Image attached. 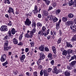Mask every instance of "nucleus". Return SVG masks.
<instances>
[{
    "instance_id": "obj_34",
    "label": "nucleus",
    "mask_w": 76,
    "mask_h": 76,
    "mask_svg": "<svg viewBox=\"0 0 76 76\" xmlns=\"http://www.w3.org/2000/svg\"><path fill=\"white\" fill-rule=\"evenodd\" d=\"M62 19L63 22H66L67 20V18L66 17H63Z\"/></svg>"
},
{
    "instance_id": "obj_9",
    "label": "nucleus",
    "mask_w": 76,
    "mask_h": 76,
    "mask_svg": "<svg viewBox=\"0 0 76 76\" xmlns=\"http://www.w3.org/2000/svg\"><path fill=\"white\" fill-rule=\"evenodd\" d=\"M53 55H52V54L51 53H48V57L49 58V60H53V58L52 57V56Z\"/></svg>"
},
{
    "instance_id": "obj_49",
    "label": "nucleus",
    "mask_w": 76,
    "mask_h": 76,
    "mask_svg": "<svg viewBox=\"0 0 76 76\" xmlns=\"http://www.w3.org/2000/svg\"><path fill=\"white\" fill-rule=\"evenodd\" d=\"M72 40L73 41H76V34L74 36Z\"/></svg>"
},
{
    "instance_id": "obj_21",
    "label": "nucleus",
    "mask_w": 76,
    "mask_h": 76,
    "mask_svg": "<svg viewBox=\"0 0 76 76\" xmlns=\"http://www.w3.org/2000/svg\"><path fill=\"white\" fill-rule=\"evenodd\" d=\"M70 28L71 29H72L74 31H76V27H75V26L73 25H72L70 26Z\"/></svg>"
},
{
    "instance_id": "obj_63",
    "label": "nucleus",
    "mask_w": 76,
    "mask_h": 76,
    "mask_svg": "<svg viewBox=\"0 0 76 76\" xmlns=\"http://www.w3.org/2000/svg\"><path fill=\"white\" fill-rule=\"evenodd\" d=\"M52 70V69L49 68L48 69V72H51V71Z\"/></svg>"
},
{
    "instance_id": "obj_31",
    "label": "nucleus",
    "mask_w": 76,
    "mask_h": 76,
    "mask_svg": "<svg viewBox=\"0 0 76 76\" xmlns=\"http://www.w3.org/2000/svg\"><path fill=\"white\" fill-rule=\"evenodd\" d=\"M33 35H34V33H33L32 32H31V31H30L29 35V38H32V37H33Z\"/></svg>"
},
{
    "instance_id": "obj_36",
    "label": "nucleus",
    "mask_w": 76,
    "mask_h": 76,
    "mask_svg": "<svg viewBox=\"0 0 76 76\" xmlns=\"http://www.w3.org/2000/svg\"><path fill=\"white\" fill-rule=\"evenodd\" d=\"M32 26L34 28H36V23L35 22L33 23L32 25Z\"/></svg>"
},
{
    "instance_id": "obj_48",
    "label": "nucleus",
    "mask_w": 76,
    "mask_h": 76,
    "mask_svg": "<svg viewBox=\"0 0 76 76\" xmlns=\"http://www.w3.org/2000/svg\"><path fill=\"white\" fill-rule=\"evenodd\" d=\"M30 44L31 45V47H34V42L32 41L30 43Z\"/></svg>"
},
{
    "instance_id": "obj_5",
    "label": "nucleus",
    "mask_w": 76,
    "mask_h": 76,
    "mask_svg": "<svg viewBox=\"0 0 76 76\" xmlns=\"http://www.w3.org/2000/svg\"><path fill=\"white\" fill-rule=\"evenodd\" d=\"M7 27L5 25L2 26L1 28V31H7Z\"/></svg>"
},
{
    "instance_id": "obj_26",
    "label": "nucleus",
    "mask_w": 76,
    "mask_h": 76,
    "mask_svg": "<svg viewBox=\"0 0 76 76\" xmlns=\"http://www.w3.org/2000/svg\"><path fill=\"white\" fill-rule=\"evenodd\" d=\"M58 19L56 17H55L53 19V20H53V22H54V23H55V22H57V21H58Z\"/></svg>"
},
{
    "instance_id": "obj_6",
    "label": "nucleus",
    "mask_w": 76,
    "mask_h": 76,
    "mask_svg": "<svg viewBox=\"0 0 76 76\" xmlns=\"http://www.w3.org/2000/svg\"><path fill=\"white\" fill-rule=\"evenodd\" d=\"M45 48V46L43 45H42L40 46H39V49L41 51L44 52V48Z\"/></svg>"
},
{
    "instance_id": "obj_44",
    "label": "nucleus",
    "mask_w": 76,
    "mask_h": 76,
    "mask_svg": "<svg viewBox=\"0 0 76 76\" xmlns=\"http://www.w3.org/2000/svg\"><path fill=\"white\" fill-rule=\"evenodd\" d=\"M53 34V31H51L50 32V35H52V38H53V39H54V38H55V37H54V35Z\"/></svg>"
},
{
    "instance_id": "obj_8",
    "label": "nucleus",
    "mask_w": 76,
    "mask_h": 76,
    "mask_svg": "<svg viewBox=\"0 0 76 76\" xmlns=\"http://www.w3.org/2000/svg\"><path fill=\"white\" fill-rule=\"evenodd\" d=\"M64 74L66 76H69L70 75V72L69 71L67 70L65 72Z\"/></svg>"
},
{
    "instance_id": "obj_23",
    "label": "nucleus",
    "mask_w": 76,
    "mask_h": 76,
    "mask_svg": "<svg viewBox=\"0 0 76 76\" xmlns=\"http://www.w3.org/2000/svg\"><path fill=\"white\" fill-rule=\"evenodd\" d=\"M43 1H45L46 4H47V5H49L50 3V1L48 0H43Z\"/></svg>"
},
{
    "instance_id": "obj_33",
    "label": "nucleus",
    "mask_w": 76,
    "mask_h": 76,
    "mask_svg": "<svg viewBox=\"0 0 76 76\" xmlns=\"http://www.w3.org/2000/svg\"><path fill=\"white\" fill-rule=\"evenodd\" d=\"M56 5H57V3L53 2L52 6L53 7H56Z\"/></svg>"
},
{
    "instance_id": "obj_27",
    "label": "nucleus",
    "mask_w": 76,
    "mask_h": 76,
    "mask_svg": "<svg viewBox=\"0 0 76 76\" xmlns=\"http://www.w3.org/2000/svg\"><path fill=\"white\" fill-rule=\"evenodd\" d=\"M4 3L5 4H6L7 3L8 4H10V0H4Z\"/></svg>"
},
{
    "instance_id": "obj_12",
    "label": "nucleus",
    "mask_w": 76,
    "mask_h": 76,
    "mask_svg": "<svg viewBox=\"0 0 76 76\" xmlns=\"http://www.w3.org/2000/svg\"><path fill=\"white\" fill-rule=\"evenodd\" d=\"M43 13L44 15L45 16H48V12L46 10H44L43 11Z\"/></svg>"
},
{
    "instance_id": "obj_2",
    "label": "nucleus",
    "mask_w": 76,
    "mask_h": 76,
    "mask_svg": "<svg viewBox=\"0 0 76 76\" xmlns=\"http://www.w3.org/2000/svg\"><path fill=\"white\" fill-rule=\"evenodd\" d=\"M24 23L26 26H30L31 25V21L28 18H27L26 21L24 22Z\"/></svg>"
},
{
    "instance_id": "obj_57",
    "label": "nucleus",
    "mask_w": 76,
    "mask_h": 76,
    "mask_svg": "<svg viewBox=\"0 0 76 76\" xmlns=\"http://www.w3.org/2000/svg\"><path fill=\"white\" fill-rule=\"evenodd\" d=\"M53 34H54L56 36V35H57V32H56L55 31H53Z\"/></svg>"
},
{
    "instance_id": "obj_4",
    "label": "nucleus",
    "mask_w": 76,
    "mask_h": 76,
    "mask_svg": "<svg viewBox=\"0 0 76 76\" xmlns=\"http://www.w3.org/2000/svg\"><path fill=\"white\" fill-rule=\"evenodd\" d=\"M6 59V54H3L2 55L1 57V62H3Z\"/></svg>"
},
{
    "instance_id": "obj_64",
    "label": "nucleus",
    "mask_w": 76,
    "mask_h": 76,
    "mask_svg": "<svg viewBox=\"0 0 76 76\" xmlns=\"http://www.w3.org/2000/svg\"><path fill=\"white\" fill-rule=\"evenodd\" d=\"M38 17L39 18H41V15L40 14H39L38 15Z\"/></svg>"
},
{
    "instance_id": "obj_17",
    "label": "nucleus",
    "mask_w": 76,
    "mask_h": 76,
    "mask_svg": "<svg viewBox=\"0 0 76 76\" xmlns=\"http://www.w3.org/2000/svg\"><path fill=\"white\" fill-rule=\"evenodd\" d=\"M66 46L67 47H70V48L73 47V45H71L70 43L68 42H66Z\"/></svg>"
},
{
    "instance_id": "obj_10",
    "label": "nucleus",
    "mask_w": 76,
    "mask_h": 76,
    "mask_svg": "<svg viewBox=\"0 0 76 76\" xmlns=\"http://www.w3.org/2000/svg\"><path fill=\"white\" fill-rule=\"evenodd\" d=\"M20 59L21 62H23V60L25 58V55H23L20 58Z\"/></svg>"
},
{
    "instance_id": "obj_25",
    "label": "nucleus",
    "mask_w": 76,
    "mask_h": 76,
    "mask_svg": "<svg viewBox=\"0 0 76 76\" xmlns=\"http://www.w3.org/2000/svg\"><path fill=\"white\" fill-rule=\"evenodd\" d=\"M23 32H22L19 37V39L20 41H21V40H22V38H23Z\"/></svg>"
},
{
    "instance_id": "obj_1",
    "label": "nucleus",
    "mask_w": 76,
    "mask_h": 76,
    "mask_svg": "<svg viewBox=\"0 0 76 76\" xmlns=\"http://www.w3.org/2000/svg\"><path fill=\"white\" fill-rule=\"evenodd\" d=\"M41 76H42V75L44 74V76H48V72L46 70H44L43 71L42 69L40 73Z\"/></svg>"
},
{
    "instance_id": "obj_19",
    "label": "nucleus",
    "mask_w": 76,
    "mask_h": 76,
    "mask_svg": "<svg viewBox=\"0 0 76 76\" xmlns=\"http://www.w3.org/2000/svg\"><path fill=\"white\" fill-rule=\"evenodd\" d=\"M68 17L69 18H73L74 17V15L72 13H70L68 15Z\"/></svg>"
},
{
    "instance_id": "obj_51",
    "label": "nucleus",
    "mask_w": 76,
    "mask_h": 76,
    "mask_svg": "<svg viewBox=\"0 0 76 76\" xmlns=\"http://www.w3.org/2000/svg\"><path fill=\"white\" fill-rule=\"evenodd\" d=\"M73 5H74V7H76V0H74L73 2Z\"/></svg>"
},
{
    "instance_id": "obj_32",
    "label": "nucleus",
    "mask_w": 76,
    "mask_h": 76,
    "mask_svg": "<svg viewBox=\"0 0 76 76\" xmlns=\"http://www.w3.org/2000/svg\"><path fill=\"white\" fill-rule=\"evenodd\" d=\"M59 73V72L58 71H56L55 70H53V74H56V75H57V74H58Z\"/></svg>"
},
{
    "instance_id": "obj_40",
    "label": "nucleus",
    "mask_w": 76,
    "mask_h": 76,
    "mask_svg": "<svg viewBox=\"0 0 76 76\" xmlns=\"http://www.w3.org/2000/svg\"><path fill=\"white\" fill-rule=\"evenodd\" d=\"M52 50L53 51H54V52H56V47H55V46H52Z\"/></svg>"
},
{
    "instance_id": "obj_54",
    "label": "nucleus",
    "mask_w": 76,
    "mask_h": 76,
    "mask_svg": "<svg viewBox=\"0 0 76 76\" xmlns=\"http://www.w3.org/2000/svg\"><path fill=\"white\" fill-rule=\"evenodd\" d=\"M8 63L7 61L5 62L2 64V65L3 66H6V65Z\"/></svg>"
},
{
    "instance_id": "obj_52",
    "label": "nucleus",
    "mask_w": 76,
    "mask_h": 76,
    "mask_svg": "<svg viewBox=\"0 0 76 76\" xmlns=\"http://www.w3.org/2000/svg\"><path fill=\"white\" fill-rule=\"evenodd\" d=\"M67 68L68 70H71L72 69V66H67Z\"/></svg>"
},
{
    "instance_id": "obj_30",
    "label": "nucleus",
    "mask_w": 76,
    "mask_h": 76,
    "mask_svg": "<svg viewBox=\"0 0 76 76\" xmlns=\"http://www.w3.org/2000/svg\"><path fill=\"white\" fill-rule=\"evenodd\" d=\"M76 64V61H72L71 63V65L72 66H75Z\"/></svg>"
},
{
    "instance_id": "obj_35",
    "label": "nucleus",
    "mask_w": 76,
    "mask_h": 76,
    "mask_svg": "<svg viewBox=\"0 0 76 76\" xmlns=\"http://www.w3.org/2000/svg\"><path fill=\"white\" fill-rule=\"evenodd\" d=\"M36 28H34L33 29L32 31H30V32H32V33L34 34V33H35L36 31Z\"/></svg>"
},
{
    "instance_id": "obj_39",
    "label": "nucleus",
    "mask_w": 76,
    "mask_h": 76,
    "mask_svg": "<svg viewBox=\"0 0 76 76\" xmlns=\"http://www.w3.org/2000/svg\"><path fill=\"white\" fill-rule=\"evenodd\" d=\"M7 35V36L10 37L11 35V31L10 30L8 31Z\"/></svg>"
},
{
    "instance_id": "obj_59",
    "label": "nucleus",
    "mask_w": 76,
    "mask_h": 76,
    "mask_svg": "<svg viewBox=\"0 0 76 76\" xmlns=\"http://www.w3.org/2000/svg\"><path fill=\"white\" fill-rule=\"evenodd\" d=\"M53 70H56V71H57V66H55L53 68Z\"/></svg>"
},
{
    "instance_id": "obj_62",
    "label": "nucleus",
    "mask_w": 76,
    "mask_h": 76,
    "mask_svg": "<svg viewBox=\"0 0 76 76\" xmlns=\"http://www.w3.org/2000/svg\"><path fill=\"white\" fill-rule=\"evenodd\" d=\"M70 57H71V56L70 55H69L68 56H66V58H68V59H69V58H70Z\"/></svg>"
},
{
    "instance_id": "obj_29",
    "label": "nucleus",
    "mask_w": 76,
    "mask_h": 76,
    "mask_svg": "<svg viewBox=\"0 0 76 76\" xmlns=\"http://www.w3.org/2000/svg\"><path fill=\"white\" fill-rule=\"evenodd\" d=\"M37 26L39 27H40V28H41V27H42V24L40 23V22H39L37 23Z\"/></svg>"
},
{
    "instance_id": "obj_24",
    "label": "nucleus",
    "mask_w": 76,
    "mask_h": 76,
    "mask_svg": "<svg viewBox=\"0 0 76 76\" xmlns=\"http://www.w3.org/2000/svg\"><path fill=\"white\" fill-rule=\"evenodd\" d=\"M11 34H12V35H14V34H15V29L14 28H12L11 31Z\"/></svg>"
},
{
    "instance_id": "obj_28",
    "label": "nucleus",
    "mask_w": 76,
    "mask_h": 76,
    "mask_svg": "<svg viewBox=\"0 0 76 76\" xmlns=\"http://www.w3.org/2000/svg\"><path fill=\"white\" fill-rule=\"evenodd\" d=\"M61 42V37H60L58 40L57 41V44H60Z\"/></svg>"
},
{
    "instance_id": "obj_46",
    "label": "nucleus",
    "mask_w": 76,
    "mask_h": 76,
    "mask_svg": "<svg viewBox=\"0 0 76 76\" xmlns=\"http://www.w3.org/2000/svg\"><path fill=\"white\" fill-rule=\"evenodd\" d=\"M61 12V11L60 10H56V15H58V13H60V12Z\"/></svg>"
},
{
    "instance_id": "obj_61",
    "label": "nucleus",
    "mask_w": 76,
    "mask_h": 76,
    "mask_svg": "<svg viewBox=\"0 0 76 76\" xmlns=\"http://www.w3.org/2000/svg\"><path fill=\"white\" fill-rule=\"evenodd\" d=\"M29 51V48H26L25 49V52L26 53H27V52H28V51Z\"/></svg>"
},
{
    "instance_id": "obj_45",
    "label": "nucleus",
    "mask_w": 76,
    "mask_h": 76,
    "mask_svg": "<svg viewBox=\"0 0 76 76\" xmlns=\"http://www.w3.org/2000/svg\"><path fill=\"white\" fill-rule=\"evenodd\" d=\"M68 54H71L73 53V50L71 49H69L68 50Z\"/></svg>"
},
{
    "instance_id": "obj_43",
    "label": "nucleus",
    "mask_w": 76,
    "mask_h": 76,
    "mask_svg": "<svg viewBox=\"0 0 76 76\" xmlns=\"http://www.w3.org/2000/svg\"><path fill=\"white\" fill-rule=\"evenodd\" d=\"M69 4L70 6H72V5L73 4V1H69Z\"/></svg>"
},
{
    "instance_id": "obj_53",
    "label": "nucleus",
    "mask_w": 76,
    "mask_h": 76,
    "mask_svg": "<svg viewBox=\"0 0 76 76\" xmlns=\"http://www.w3.org/2000/svg\"><path fill=\"white\" fill-rule=\"evenodd\" d=\"M33 75H35L36 76H38V73L36 71L34 72Z\"/></svg>"
},
{
    "instance_id": "obj_38",
    "label": "nucleus",
    "mask_w": 76,
    "mask_h": 76,
    "mask_svg": "<svg viewBox=\"0 0 76 76\" xmlns=\"http://www.w3.org/2000/svg\"><path fill=\"white\" fill-rule=\"evenodd\" d=\"M45 30H46V28H45V26H43L42 29V32H45Z\"/></svg>"
},
{
    "instance_id": "obj_55",
    "label": "nucleus",
    "mask_w": 76,
    "mask_h": 76,
    "mask_svg": "<svg viewBox=\"0 0 76 76\" xmlns=\"http://www.w3.org/2000/svg\"><path fill=\"white\" fill-rule=\"evenodd\" d=\"M54 60H52L50 61V64L51 65L53 66V65H54Z\"/></svg>"
},
{
    "instance_id": "obj_18",
    "label": "nucleus",
    "mask_w": 76,
    "mask_h": 76,
    "mask_svg": "<svg viewBox=\"0 0 76 76\" xmlns=\"http://www.w3.org/2000/svg\"><path fill=\"white\" fill-rule=\"evenodd\" d=\"M74 59H75V60H76V55H74V56H72L71 59L69 60V61H72V60H74Z\"/></svg>"
},
{
    "instance_id": "obj_13",
    "label": "nucleus",
    "mask_w": 76,
    "mask_h": 76,
    "mask_svg": "<svg viewBox=\"0 0 76 76\" xmlns=\"http://www.w3.org/2000/svg\"><path fill=\"white\" fill-rule=\"evenodd\" d=\"M55 17L53 15H51L50 16H49L48 19H49V20H53Z\"/></svg>"
},
{
    "instance_id": "obj_15",
    "label": "nucleus",
    "mask_w": 76,
    "mask_h": 76,
    "mask_svg": "<svg viewBox=\"0 0 76 76\" xmlns=\"http://www.w3.org/2000/svg\"><path fill=\"white\" fill-rule=\"evenodd\" d=\"M11 48V47L9 46L8 47H5L4 48V51H8L9 49H10Z\"/></svg>"
},
{
    "instance_id": "obj_56",
    "label": "nucleus",
    "mask_w": 76,
    "mask_h": 76,
    "mask_svg": "<svg viewBox=\"0 0 76 76\" xmlns=\"http://www.w3.org/2000/svg\"><path fill=\"white\" fill-rule=\"evenodd\" d=\"M45 50L46 51H49V49H48V48L47 47H45Z\"/></svg>"
},
{
    "instance_id": "obj_3",
    "label": "nucleus",
    "mask_w": 76,
    "mask_h": 76,
    "mask_svg": "<svg viewBox=\"0 0 76 76\" xmlns=\"http://www.w3.org/2000/svg\"><path fill=\"white\" fill-rule=\"evenodd\" d=\"M45 57V56L44 55V53H39V60H44Z\"/></svg>"
},
{
    "instance_id": "obj_42",
    "label": "nucleus",
    "mask_w": 76,
    "mask_h": 76,
    "mask_svg": "<svg viewBox=\"0 0 76 76\" xmlns=\"http://www.w3.org/2000/svg\"><path fill=\"white\" fill-rule=\"evenodd\" d=\"M12 22L11 21H9V23L7 24V25L8 26H12Z\"/></svg>"
},
{
    "instance_id": "obj_7",
    "label": "nucleus",
    "mask_w": 76,
    "mask_h": 76,
    "mask_svg": "<svg viewBox=\"0 0 76 76\" xmlns=\"http://www.w3.org/2000/svg\"><path fill=\"white\" fill-rule=\"evenodd\" d=\"M61 21V19H60L58 22L57 24L56 23V29H57V30H58V29L60 28V23Z\"/></svg>"
},
{
    "instance_id": "obj_11",
    "label": "nucleus",
    "mask_w": 76,
    "mask_h": 76,
    "mask_svg": "<svg viewBox=\"0 0 76 76\" xmlns=\"http://www.w3.org/2000/svg\"><path fill=\"white\" fill-rule=\"evenodd\" d=\"M32 12L33 13H34V14H35V13H38V8L36 5L35 7L34 10H33Z\"/></svg>"
},
{
    "instance_id": "obj_47",
    "label": "nucleus",
    "mask_w": 76,
    "mask_h": 76,
    "mask_svg": "<svg viewBox=\"0 0 76 76\" xmlns=\"http://www.w3.org/2000/svg\"><path fill=\"white\" fill-rule=\"evenodd\" d=\"M42 35H44L45 37H47V35H48V34L47 33L45 32H44L42 33Z\"/></svg>"
},
{
    "instance_id": "obj_50",
    "label": "nucleus",
    "mask_w": 76,
    "mask_h": 76,
    "mask_svg": "<svg viewBox=\"0 0 76 76\" xmlns=\"http://www.w3.org/2000/svg\"><path fill=\"white\" fill-rule=\"evenodd\" d=\"M25 38H29V35L28 33H26L25 35Z\"/></svg>"
},
{
    "instance_id": "obj_20",
    "label": "nucleus",
    "mask_w": 76,
    "mask_h": 76,
    "mask_svg": "<svg viewBox=\"0 0 76 76\" xmlns=\"http://www.w3.org/2000/svg\"><path fill=\"white\" fill-rule=\"evenodd\" d=\"M67 53L68 52L67 51L64 50L62 53V54L63 55V56H67Z\"/></svg>"
},
{
    "instance_id": "obj_60",
    "label": "nucleus",
    "mask_w": 76,
    "mask_h": 76,
    "mask_svg": "<svg viewBox=\"0 0 76 76\" xmlns=\"http://www.w3.org/2000/svg\"><path fill=\"white\" fill-rule=\"evenodd\" d=\"M26 75H27V76H30L31 75V73H29V72H26Z\"/></svg>"
},
{
    "instance_id": "obj_16",
    "label": "nucleus",
    "mask_w": 76,
    "mask_h": 76,
    "mask_svg": "<svg viewBox=\"0 0 76 76\" xmlns=\"http://www.w3.org/2000/svg\"><path fill=\"white\" fill-rule=\"evenodd\" d=\"M13 42H14L15 44H17L18 43V40L16 38H14L13 39Z\"/></svg>"
},
{
    "instance_id": "obj_58",
    "label": "nucleus",
    "mask_w": 76,
    "mask_h": 76,
    "mask_svg": "<svg viewBox=\"0 0 76 76\" xmlns=\"http://www.w3.org/2000/svg\"><path fill=\"white\" fill-rule=\"evenodd\" d=\"M53 9V7H52L51 6H50L49 7L48 10H52V9Z\"/></svg>"
},
{
    "instance_id": "obj_41",
    "label": "nucleus",
    "mask_w": 76,
    "mask_h": 76,
    "mask_svg": "<svg viewBox=\"0 0 76 76\" xmlns=\"http://www.w3.org/2000/svg\"><path fill=\"white\" fill-rule=\"evenodd\" d=\"M4 38L5 39H10V36H7V35Z\"/></svg>"
},
{
    "instance_id": "obj_14",
    "label": "nucleus",
    "mask_w": 76,
    "mask_h": 76,
    "mask_svg": "<svg viewBox=\"0 0 76 76\" xmlns=\"http://www.w3.org/2000/svg\"><path fill=\"white\" fill-rule=\"evenodd\" d=\"M8 12L10 13L11 12L12 13H13L14 12V10H13V9L12 8L10 7L9 8V10H8Z\"/></svg>"
},
{
    "instance_id": "obj_22",
    "label": "nucleus",
    "mask_w": 76,
    "mask_h": 76,
    "mask_svg": "<svg viewBox=\"0 0 76 76\" xmlns=\"http://www.w3.org/2000/svg\"><path fill=\"white\" fill-rule=\"evenodd\" d=\"M73 23H74V22L73 21H68L67 22V24L68 25H73Z\"/></svg>"
},
{
    "instance_id": "obj_37",
    "label": "nucleus",
    "mask_w": 76,
    "mask_h": 76,
    "mask_svg": "<svg viewBox=\"0 0 76 76\" xmlns=\"http://www.w3.org/2000/svg\"><path fill=\"white\" fill-rule=\"evenodd\" d=\"M8 43L9 42H8V40H6V41L5 42L4 47H6V46H8Z\"/></svg>"
}]
</instances>
